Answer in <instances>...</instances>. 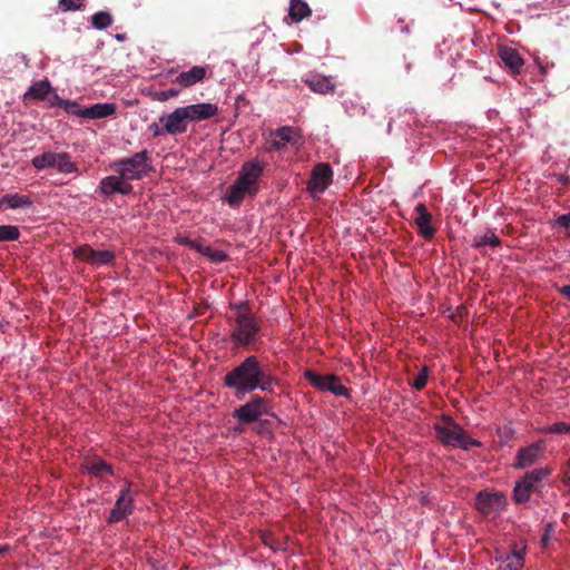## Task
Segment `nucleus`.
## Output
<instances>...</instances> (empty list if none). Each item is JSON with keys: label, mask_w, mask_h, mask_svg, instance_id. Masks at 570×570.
I'll return each mask as SVG.
<instances>
[{"label": "nucleus", "mask_w": 570, "mask_h": 570, "mask_svg": "<svg viewBox=\"0 0 570 570\" xmlns=\"http://www.w3.org/2000/svg\"><path fill=\"white\" fill-rule=\"evenodd\" d=\"M548 432L558 433V434L570 433V423H567V422L553 423L552 425H550L548 428Z\"/></svg>", "instance_id": "obj_42"}, {"label": "nucleus", "mask_w": 570, "mask_h": 570, "mask_svg": "<svg viewBox=\"0 0 570 570\" xmlns=\"http://www.w3.org/2000/svg\"><path fill=\"white\" fill-rule=\"evenodd\" d=\"M500 58L504 62L505 67L512 73H519L522 66L523 59L519 55L518 50L510 47H503L500 49Z\"/></svg>", "instance_id": "obj_21"}, {"label": "nucleus", "mask_w": 570, "mask_h": 570, "mask_svg": "<svg viewBox=\"0 0 570 570\" xmlns=\"http://www.w3.org/2000/svg\"><path fill=\"white\" fill-rule=\"evenodd\" d=\"M116 105L115 104H95L88 108L83 109L82 118H89V119H100L106 118L116 112Z\"/></svg>", "instance_id": "obj_22"}, {"label": "nucleus", "mask_w": 570, "mask_h": 570, "mask_svg": "<svg viewBox=\"0 0 570 570\" xmlns=\"http://www.w3.org/2000/svg\"><path fill=\"white\" fill-rule=\"evenodd\" d=\"M552 470L548 466L540 468V469H533L530 472H527L523 476L528 482H530L532 485H534L537 489L540 488V483L543 479L549 476L551 474Z\"/></svg>", "instance_id": "obj_30"}, {"label": "nucleus", "mask_w": 570, "mask_h": 570, "mask_svg": "<svg viewBox=\"0 0 570 570\" xmlns=\"http://www.w3.org/2000/svg\"><path fill=\"white\" fill-rule=\"evenodd\" d=\"M259 190V187H252L245 184V181L236 178L234 184L229 187L225 200L230 207H238L246 196H255Z\"/></svg>", "instance_id": "obj_12"}, {"label": "nucleus", "mask_w": 570, "mask_h": 570, "mask_svg": "<svg viewBox=\"0 0 570 570\" xmlns=\"http://www.w3.org/2000/svg\"><path fill=\"white\" fill-rule=\"evenodd\" d=\"M505 504L507 497L502 492L480 491L475 498L476 510L483 515L500 513Z\"/></svg>", "instance_id": "obj_8"}, {"label": "nucleus", "mask_w": 570, "mask_h": 570, "mask_svg": "<svg viewBox=\"0 0 570 570\" xmlns=\"http://www.w3.org/2000/svg\"><path fill=\"white\" fill-rule=\"evenodd\" d=\"M557 223L558 225L570 229V213L559 216Z\"/></svg>", "instance_id": "obj_43"}, {"label": "nucleus", "mask_w": 570, "mask_h": 570, "mask_svg": "<svg viewBox=\"0 0 570 570\" xmlns=\"http://www.w3.org/2000/svg\"><path fill=\"white\" fill-rule=\"evenodd\" d=\"M159 122L164 125L166 134L176 136L187 131L189 121L187 119L184 107H178L173 112L163 115L159 118Z\"/></svg>", "instance_id": "obj_11"}, {"label": "nucleus", "mask_w": 570, "mask_h": 570, "mask_svg": "<svg viewBox=\"0 0 570 570\" xmlns=\"http://www.w3.org/2000/svg\"><path fill=\"white\" fill-rule=\"evenodd\" d=\"M303 81L311 88L312 91L321 95L332 94L335 89V83L331 77L322 75H311Z\"/></svg>", "instance_id": "obj_20"}, {"label": "nucleus", "mask_w": 570, "mask_h": 570, "mask_svg": "<svg viewBox=\"0 0 570 570\" xmlns=\"http://www.w3.org/2000/svg\"><path fill=\"white\" fill-rule=\"evenodd\" d=\"M263 170L264 165L259 161H246L243 164L237 178L245 181V184L250 185L252 187H258L257 181L262 176Z\"/></svg>", "instance_id": "obj_17"}, {"label": "nucleus", "mask_w": 570, "mask_h": 570, "mask_svg": "<svg viewBox=\"0 0 570 570\" xmlns=\"http://www.w3.org/2000/svg\"><path fill=\"white\" fill-rule=\"evenodd\" d=\"M3 200H6V205L8 208H20L24 206H31L32 202L28 196L20 194H6L3 196Z\"/></svg>", "instance_id": "obj_31"}, {"label": "nucleus", "mask_w": 570, "mask_h": 570, "mask_svg": "<svg viewBox=\"0 0 570 570\" xmlns=\"http://www.w3.org/2000/svg\"><path fill=\"white\" fill-rule=\"evenodd\" d=\"M428 379H429V368H428V366H422L421 370L419 371L417 375L410 383V385L413 389L421 391L422 389H424L426 386Z\"/></svg>", "instance_id": "obj_36"}, {"label": "nucleus", "mask_w": 570, "mask_h": 570, "mask_svg": "<svg viewBox=\"0 0 570 570\" xmlns=\"http://www.w3.org/2000/svg\"><path fill=\"white\" fill-rule=\"evenodd\" d=\"M232 320L230 341L235 347L252 350L259 342L261 324L255 316L238 315Z\"/></svg>", "instance_id": "obj_4"}, {"label": "nucleus", "mask_w": 570, "mask_h": 570, "mask_svg": "<svg viewBox=\"0 0 570 570\" xmlns=\"http://www.w3.org/2000/svg\"><path fill=\"white\" fill-rule=\"evenodd\" d=\"M558 179L559 181H561L562 184H568L569 183V178L567 176H563V175H559L558 176Z\"/></svg>", "instance_id": "obj_49"}, {"label": "nucleus", "mask_w": 570, "mask_h": 570, "mask_svg": "<svg viewBox=\"0 0 570 570\" xmlns=\"http://www.w3.org/2000/svg\"><path fill=\"white\" fill-rule=\"evenodd\" d=\"M86 469L89 474L95 475L97 478H101L105 474H111L112 469L107 462L102 460H94L87 463Z\"/></svg>", "instance_id": "obj_28"}, {"label": "nucleus", "mask_w": 570, "mask_h": 570, "mask_svg": "<svg viewBox=\"0 0 570 570\" xmlns=\"http://www.w3.org/2000/svg\"><path fill=\"white\" fill-rule=\"evenodd\" d=\"M434 430L438 440L444 446L460 448L465 451L482 446L479 440L470 438L464 429L449 415H442L441 422L434 424Z\"/></svg>", "instance_id": "obj_3"}, {"label": "nucleus", "mask_w": 570, "mask_h": 570, "mask_svg": "<svg viewBox=\"0 0 570 570\" xmlns=\"http://www.w3.org/2000/svg\"><path fill=\"white\" fill-rule=\"evenodd\" d=\"M20 237V230L14 225H0V242H12L18 240Z\"/></svg>", "instance_id": "obj_34"}, {"label": "nucleus", "mask_w": 570, "mask_h": 570, "mask_svg": "<svg viewBox=\"0 0 570 570\" xmlns=\"http://www.w3.org/2000/svg\"><path fill=\"white\" fill-rule=\"evenodd\" d=\"M112 23V17L108 11H98L91 17V24L95 29L104 30Z\"/></svg>", "instance_id": "obj_33"}, {"label": "nucleus", "mask_w": 570, "mask_h": 570, "mask_svg": "<svg viewBox=\"0 0 570 570\" xmlns=\"http://www.w3.org/2000/svg\"><path fill=\"white\" fill-rule=\"evenodd\" d=\"M501 244L500 238L497 236V234L488 229L483 235H476L473 238L472 247L474 248H481L483 246H499Z\"/></svg>", "instance_id": "obj_27"}, {"label": "nucleus", "mask_w": 570, "mask_h": 570, "mask_svg": "<svg viewBox=\"0 0 570 570\" xmlns=\"http://www.w3.org/2000/svg\"><path fill=\"white\" fill-rule=\"evenodd\" d=\"M8 551L7 547H0V556L4 554Z\"/></svg>", "instance_id": "obj_50"}, {"label": "nucleus", "mask_w": 570, "mask_h": 570, "mask_svg": "<svg viewBox=\"0 0 570 570\" xmlns=\"http://www.w3.org/2000/svg\"><path fill=\"white\" fill-rule=\"evenodd\" d=\"M328 391L336 396H348V389L344 386L341 379L335 374H328L325 392Z\"/></svg>", "instance_id": "obj_29"}, {"label": "nucleus", "mask_w": 570, "mask_h": 570, "mask_svg": "<svg viewBox=\"0 0 570 570\" xmlns=\"http://www.w3.org/2000/svg\"><path fill=\"white\" fill-rule=\"evenodd\" d=\"M65 101H66V99H62L57 94H53L51 99H50V106L51 107L58 106V107L62 108Z\"/></svg>", "instance_id": "obj_45"}, {"label": "nucleus", "mask_w": 570, "mask_h": 570, "mask_svg": "<svg viewBox=\"0 0 570 570\" xmlns=\"http://www.w3.org/2000/svg\"><path fill=\"white\" fill-rule=\"evenodd\" d=\"M62 108L67 114L82 117L83 109L76 101L66 100Z\"/></svg>", "instance_id": "obj_41"}, {"label": "nucleus", "mask_w": 570, "mask_h": 570, "mask_svg": "<svg viewBox=\"0 0 570 570\" xmlns=\"http://www.w3.org/2000/svg\"><path fill=\"white\" fill-rule=\"evenodd\" d=\"M539 489L528 482L525 479L519 480L513 489V500L518 504L527 503L531 495L535 493Z\"/></svg>", "instance_id": "obj_23"}, {"label": "nucleus", "mask_w": 570, "mask_h": 570, "mask_svg": "<svg viewBox=\"0 0 570 570\" xmlns=\"http://www.w3.org/2000/svg\"><path fill=\"white\" fill-rule=\"evenodd\" d=\"M51 90H52V87L47 79L40 80V81L35 82L32 86H30L28 91L24 94V98L30 96L38 100H45Z\"/></svg>", "instance_id": "obj_26"}, {"label": "nucleus", "mask_w": 570, "mask_h": 570, "mask_svg": "<svg viewBox=\"0 0 570 570\" xmlns=\"http://www.w3.org/2000/svg\"><path fill=\"white\" fill-rule=\"evenodd\" d=\"M568 468H569V471L564 475V483L570 485V458H569V461H568Z\"/></svg>", "instance_id": "obj_48"}, {"label": "nucleus", "mask_w": 570, "mask_h": 570, "mask_svg": "<svg viewBox=\"0 0 570 570\" xmlns=\"http://www.w3.org/2000/svg\"><path fill=\"white\" fill-rule=\"evenodd\" d=\"M200 254L208 257L213 263L219 264L226 262L228 256L225 252L214 249L210 246L203 245Z\"/></svg>", "instance_id": "obj_35"}, {"label": "nucleus", "mask_w": 570, "mask_h": 570, "mask_svg": "<svg viewBox=\"0 0 570 570\" xmlns=\"http://www.w3.org/2000/svg\"><path fill=\"white\" fill-rule=\"evenodd\" d=\"M268 413L267 399L253 394L249 401L233 412V417L242 424H250L256 422L263 414Z\"/></svg>", "instance_id": "obj_6"}, {"label": "nucleus", "mask_w": 570, "mask_h": 570, "mask_svg": "<svg viewBox=\"0 0 570 570\" xmlns=\"http://www.w3.org/2000/svg\"><path fill=\"white\" fill-rule=\"evenodd\" d=\"M560 293L570 299V285L562 286Z\"/></svg>", "instance_id": "obj_47"}, {"label": "nucleus", "mask_w": 570, "mask_h": 570, "mask_svg": "<svg viewBox=\"0 0 570 570\" xmlns=\"http://www.w3.org/2000/svg\"><path fill=\"white\" fill-rule=\"evenodd\" d=\"M542 450L543 448L540 443H532L527 448H521L517 453L513 466L515 469H525L535 464L542 454Z\"/></svg>", "instance_id": "obj_16"}, {"label": "nucleus", "mask_w": 570, "mask_h": 570, "mask_svg": "<svg viewBox=\"0 0 570 570\" xmlns=\"http://www.w3.org/2000/svg\"><path fill=\"white\" fill-rule=\"evenodd\" d=\"M415 224L419 228V234L425 239H432L436 229L432 226V215L429 213L425 204L420 203L415 206Z\"/></svg>", "instance_id": "obj_15"}, {"label": "nucleus", "mask_w": 570, "mask_h": 570, "mask_svg": "<svg viewBox=\"0 0 570 570\" xmlns=\"http://www.w3.org/2000/svg\"><path fill=\"white\" fill-rule=\"evenodd\" d=\"M502 564L497 570H520L523 567V551L514 550L511 554L500 558Z\"/></svg>", "instance_id": "obj_24"}, {"label": "nucleus", "mask_w": 570, "mask_h": 570, "mask_svg": "<svg viewBox=\"0 0 570 570\" xmlns=\"http://www.w3.org/2000/svg\"><path fill=\"white\" fill-rule=\"evenodd\" d=\"M110 168L129 183L148 177L153 171V159L147 149L122 157L111 163Z\"/></svg>", "instance_id": "obj_2"}, {"label": "nucleus", "mask_w": 570, "mask_h": 570, "mask_svg": "<svg viewBox=\"0 0 570 570\" xmlns=\"http://www.w3.org/2000/svg\"><path fill=\"white\" fill-rule=\"evenodd\" d=\"M273 138L272 148L279 150L286 147L287 144L295 145L297 142L296 130L291 126H284L271 132Z\"/></svg>", "instance_id": "obj_18"}, {"label": "nucleus", "mask_w": 570, "mask_h": 570, "mask_svg": "<svg viewBox=\"0 0 570 570\" xmlns=\"http://www.w3.org/2000/svg\"><path fill=\"white\" fill-rule=\"evenodd\" d=\"M333 181V170L330 164L318 163L316 164L311 173V177L307 183V190L313 197L323 194Z\"/></svg>", "instance_id": "obj_7"}, {"label": "nucleus", "mask_w": 570, "mask_h": 570, "mask_svg": "<svg viewBox=\"0 0 570 570\" xmlns=\"http://www.w3.org/2000/svg\"><path fill=\"white\" fill-rule=\"evenodd\" d=\"M6 205V200H3V197L0 198V207Z\"/></svg>", "instance_id": "obj_51"}, {"label": "nucleus", "mask_w": 570, "mask_h": 570, "mask_svg": "<svg viewBox=\"0 0 570 570\" xmlns=\"http://www.w3.org/2000/svg\"><path fill=\"white\" fill-rule=\"evenodd\" d=\"M187 119L190 122H199L218 115V107L215 104L202 102L184 107Z\"/></svg>", "instance_id": "obj_14"}, {"label": "nucleus", "mask_w": 570, "mask_h": 570, "mask_svg": "<svg viewBox=\"0 0 570 570\" xmlns=\"http://www.w3.org/2000/svg\"><path fill=\"white\" fill-rule=\"evenodd\" d=\"M230 311L233 312V318L238 315L245 316H255L250 309V305L247 301H242L230 305Z\"/></svg>", "instance_id": "obj_37"}, {"label": "nucleus", "mask_w": 570, "mask_h": 570, "mask_svg": "<svg viewBox=\"0 0 570 570\" xmlns=\"http://www.w3.org/2000/svg\"><path fill=\"white\" fill-rule=\"evenodd\" d=\"M304 376L309 382L311 385H313L314 387H316L317 390H320L322 392H325V386L328 381V374L322 375V374L316 373L313 370H306L304 372Z\"/></svg>", "instance_id": "obj_32"}, {"label": "nucleus", "mask_w": 570, "mask_h": 570, "mask_svg": "<svg viewBox=\"0 0 570 570\" xmlns=\"http://www.w3.org/2000/svg\"><path fill=\"white\" fill-rule=\"evenodd\" d=\"M207 75V69L203 66H194L188 71L180 72L173 83L179 85L181 88H189L197 82L204 80Z\"/></svg>", "instance_id": "obj_19"}, {"label": "nucleus", "mask_w": 570, "mask_h": 570, "mask_svg": "<svg viewBox=\"0 0 570 570\" xmlns=\"http://www.w3.org/2000/svg\"><path fill=\"white\" fill-rule=\"evenodd\" d=\"M149 130L153 132L154 137L161 136L164 132H166L165 129H164V126L159 127L156 122H153L149 126Z\"/></svg>", "instance_id": "obj_44"}, {"label": "nucleus", "mask_w": 570, "mask_h": 570, "mask_svg": "<svg viewBox=\"0 0 570 570\" xmlns=\"http://www.w3.org/2000/svg\"><path fill=\"white\" fill-rule=\"evenodd\" d=\"M177 243L180 245L187 246V247L196 250L197 253H200L202 247L204 245L199 239H191L186 236L178 237Z\"/></svg>", "instance_id": "obj_38"}, {"label": "nucleus", "mask_w": 570, "mask_h": 570, "mask_svg": "<svg viewBox=\"0 0 570 570\" xmlns=\"http://www.w3.org/2000/svg\"><path fill=\"white\" fill-rule=\"evenodd\" d=\"M223 386L233 392L237 400L254 391L273 394L279 379L271 366L256 355H247L223 377Z\"/></svg>", "instance_id": "obj_1"}, {"label": "nucleus", "mask_w": 570, "mask_h": 570, "mask_svg": "<svg viewBox=\"0 0 570 570\" xmlns=\"http://www.w3.org/2000/svg\"><path fill=\"white\" fill-rule=\"evenodd\" d=\"M59 6L63 11H75L81 9L83 0H59Z\"/></svg>", "instance_id": "obj_39"}, {"label": "nucleus", "mask_w": 570, "mask_h": 570, "mask_svg": "<svg viewBox=\"0 0 570 570\" xmlns=\"http://www.w3.org/2000/svg\"><path fill=\"white\" fill-rule=\"evenodd\" d=\"M180 90L176 88H170L167 90L157 91L155 94V99L158 101H167L174 97H177L179 95Z\"/></svg>", "instance_id": "obj_40"}, {"label": "nucleus", "mask_w": 570, "mask_h": 570, "mask_svg": "<svg viewBox=\"0 0 570 570\" xmlns=\"http://www.w3.org/2000/svg\"><path fill=\"white\" fill-rule=\"evenodd\" d=\"M312 10L303 0H291L289 17L294 22H301L304 18L311 16Z\"/></svg>", "instance_id": "obj_25"}, {"label": "nucleus", "mask_w": 570, "mask_h": 570, "mask_svg": "<svg viewBox=\"0 0 570 570\" xmlns=\"http://www.w3.org/2000/svg\"><path fill=\"white\" fill-rule=\"evenodd\" d=\"M32 165L38 170L57 168V170L62 174L77 171V166L71 161V157L68 153H43L32 159Z\"/></svg>", "instance_id": "obj_5"}, {"label": "nucleus", "mask_w": 570, "mask_h": 570, "mask_svg": "<svg viewBox=\"0 0 570 570\" xmlns=\"http://www.w3.org/2000/svg\"><path fill=\"white\" fill-rule=\"evenodd\" d=\"M76 258L81 259L94 266L109 265L115 261V254L111 250H96L90 245L83 244L73 249Z\"/></svg>", "instance_id": "obj_9"}, {"label": "nucleus", "mask_w": 570, "mask_h": 570, "mask_svg": "<svg viewBox=\"0 0 570 570\" xmlns=\"http://www.w3.org/2000/svg\"><path fill=\"white\" fill-rule=\"evenodd\" d=\"M560 293L570 299V285L562 286Z\"/></svg>", "instance_id": "obj_46"}, {"label": "nucleus", "mask_w": 570, "mask_h": 570, "mask_svg": "<svg viewBox=\"0 0 570 570\" xmlns=\"http://www.w3.org/2000/svg\"><path fill=\"white\" fill-rule=\"evenodd\" d=\"M134 190L132 185L121 175L116 174L104 177L98 186V191L106 198L112 197L115 194L129 195Z\"/></svg>", "instance_id": "obj_10"}, {"label": "nucleus", "mask_w": 570, "mask_h": 570, "mask_svg": "<svg viewBox=\"0 0 570 570\" xmlns=\"http://www.w3.org/2000/svg\"><path fill=\"white\" fill-rule=\"evenodd\" d=\"M132 513V498L129 487L121 490L108 518L109 523H116Z\"/></svg>", "instance_id": "obj_13"}]
</instances>
